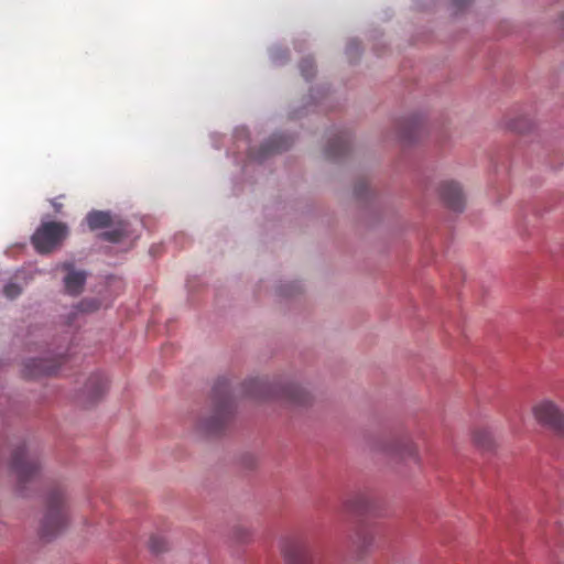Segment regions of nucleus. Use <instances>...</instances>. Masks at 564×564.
<instances>
[{
    "label": "nucleus",
    "mask_w": 564,
    "mask_h": 564,
    "mask_svg": "<svg viewBox=\"0 0 564 564\" xmlns=\"http://www.w3.org/2000/svg\"><path fill=\"white\" fill-rule=\"evenodd\" d=\"M454 4L458 8H464L471 2V0H453Z\"/></svg>",
    "instance_id": "nucleus-25"
},
{
    "label": "nucleus",
    "mask_w": 564,
    "mask_h": 564,
    "mask_svg": "<svg viewBox=\"0 0 564 564\" xmlns=\"http://www.w3.org/2000/svg\"><path fill=\"white\" fill-rule=\"evenodd\" d=\"M388 455L398 457L401 460L411 458L419 463V454L416 445L408 437L393 440L382 448Z\"/></svg>",
    "instance_id": "nucleus-10"
},
{
    "label": "nucleus",
    "mask_w": 564,
    "mask_h": 564,
    "mask_svg": "<svg viewBox=\"0 0 564 564\" xmlns=\"http://www.w3.org/2000/svg\"><path fill=\"white\" fill-rule=\"evenodd\" d=\"M68 232L65 223L44 221L32 235L31 242L39 253L47 254L62 246Z\"/></svg>",
    "instance_id": "nucleus-4"
},
{
    "label": "nucleus",
    "mask_w": 564,
    "mask_h": 564,
    "mask_svg": "<svg viewBox=\"0 0 564 564\" xmlns=\"http://www.w3.org/2000/svg\"><path fill=\"white\" fill-rule=\"evenodd\" d=\"M59 361L47 360L42 358L30 359L24 365V376L36 378L40 376L53 375L58 370Z\"/></svg>",
    "instance_id": "nucleus-13"
},
{
    "label": "nucleus",
    "mask_w": 564,
    "mask_h": 564,
    "mask_svg": "<svg viewBox=\"0 0 564 564\" xmlns=\"http://www.w3.org/2000/svg\"><path fill=\"white\" fill-rule=\"evenodd\" d=\"M474 440L479 446L484 448H490L492 446V437L490 432L487 430L481 429L475 431Z\"/></svg>",
    "instance_id": "nucleus-18"
},
{
    "label": "nucleus",
    "mask_w": 564,
    "mask_h": 564,
    "mask_svg": "<svg viewBox=\"0 0 564 564\" xmlns=\"http://www.w3.org/2000/svg\"><path fill=\"white\" fill-rule=\"evenodd\" d=\"M98 306L96 301H83L79 305L80 310L84 312L95 311Z\"/></svg>",
    "instance_id": "nucleus-23"
},
{
    "label": "nucleus",
    "mask_w": 564,
    "mask_h": 564,
    "mask_svg": "<svg viewBox=\"0 0 564 564\" xmlns=\"http://www.w3.org/2000/svg\"><path fill=\"white\" fill-rule=\"evenodd\" d=\"M441 196L448 208L462 212L465 206V197L460 186L455 182H444L441 185Z\"/></svg>",
    "instance_id": "nucleus-12"
},
{
    "label": "nucleus",
    "mask_w": 564,
    "mask_h": 564,
    "mask_svg": "<svg viewBox=\"0 0 564 564\" xmlns=\"http://www.w3.org/2000/svg\"><path fill=\"white\" fill-rule=\"evenodd\" d=\"M3 293L8 299L13 300L21 293V289L15 283H8L3 289Z\"/></svg>",
    "instance_id": "nucleus-22"
},
{
    "label": "nucleus",
    "mask_w": 564,
    "mask_h": 564,
    "mask_svg": "<svg viewBox=\"0 0 564 564\" xmlns=\"http://www.w3.org/2000/svg\"><path fill=\"white\" fill-rule=\"evenodd\" d=\"M86 221L90 230L110 228L102 232L100 238L110 242H119L129 236V224L109 212L93 210L86 216Z\"/></svg>",
    "instance_id": "nucleus-5"
},
{
    "label": "nucleus",
    "mask_w": 564,
    "mask_h": 564,
    "mask_svg": "<svg viewBox=\"0 0 564 564\" xmlns=\"http://www.w3.org/2000/svg\"><path fill=\"white\" fill-rule=\"evenodd\" d=\"M149 547L153 553H161L166 550V541L159 535H152L149 540Z\"/></svg>",
    "instance_id": "nucleus-20"
},
{
    "label": "nucleus",
    "mask_w": 564,
    "mask_h": 564,
    "mask_svg": "<svg viewBox=\"0 0 564 564\" xmlns=\"http://www.w3.org/2000/svg\"><path fill=\"white\" fill-rule=\"evenodd\" d=\"M281 552L288 564H313L305 542L299 538L285 539Z\"/></svg>",
    "instance_id": "nucleus-9"
},
{
    "label": "nucleus",
    "mask_w": 564,
    "mask_h": 564,
    "mask_svg": "<svg viewBox=\"0 0 564 564\" xmlns=\"http://www.w3.org/2000/svg\"><path fill=\"white\" fill-rule=\"evenodd\" d=\"M373 532L368 527H358L351 536V543L359 552H366L373 543Z\"/></svg>",
    "instance_id": "nucleus-16"
},
{
    "label": "nucleus",
    "mask_w": 564,
    "mask_h": 564,
    "mask_svg": "<svg viewBox=\"0 0 564 564\" xmlns=\"http://www.w3.org/2000/svg\"><path fill=\"white\" fill-rule=\"evenodd\" d=\"M108 390V379L100 372L91 373L78 394V402L83 406H91L100 401Z\"/></svg>",
    "instance_id": "nucleus-8"
},
{
    "label": "nucleus",
    "mask_w": 564,
    "mask_h": 564,
    "mask_svg": "<svg viewBox=\"0 0 564 564\" xmlns=\"http://www.w3.org/2000/svg\"><path fill=\"white\" fill-rule=\"evenodd\" d=\"M408 127L402 128L401 137L404 140H413L421 128V123L416 119H411L406 122Z\"/></svg>",
    "instance_id": "nucleus-17"
},
{
    "label": "nucleus",
    "mask_w": 564,
    "mask_h": 564,
    "mask_svg": "<svg viewBox=\"0 0 564 564\" xmlns=\"http://www.w3.org/2000/svg\"><path fill=\"white\" fill-rule=\"evenodd\" d=\"M536 421L552 430L557 435L564 436V412L551 400H543L533 408Z\"/></svg>",
    "instance_id": "nucleus-7"
},
{
    "label": "nucleus",
    "mask_w": 564,
    "mask_h": 564,
    "mask_svg": "<svg viewBox=\"0 0 564 564\" xmlns=\"http://www.w3.org/2000/svg\"><path fill=\"white\" fill-rule=\"evenodd\" d=\"M292 141L283 134H273L259 149L258 153L252 154L254 160L261 161L267 156L285 151Z\"/></svg>",
    "instance_id": "nucleus-14"
},
{
    "label": "nucleus",
    "mask_w": 564,
    "mask_h": 564,
    "mask_svg": "<svg viewBox=\"0 0 564 564\" xmlns=\"http://www.w3.org/2000/svg\"><path fill=\"white\" fill-rule=\"evenodd\" d=\"M349 47H350L351 50H352V48L358 50V43H357V42H355V41H352V42H350Z\"/></svg>",
    "instance_id": "nucleus-27"
},
{
    "label": "nucleus",
    "mask_w": 564,
    "mask_h": 564,
    "mask_svg": "<svg viewBox=\"0 0 564 564\" xmlns=\"http://www.w3.org/2000/svg\"><path fill=\"white\" fill-rule=\"evenodd\" d=\"M61 269L66 272L64 278V286L66 293L70 295H78L83 292L86 283L87 274L83 270L74 269L72 262H64L61 264Z\"/></svg>",
    "instance_id": "nucleus-11"
},
{
    "label": "nucleus",
    "mask_w": 564,
    "mask_h": 564,
    "mask_svg": "<svg viewBox=\"0 0 564 564\" xmlns=\"http://www.w3.org/2000/svg\"><path fill=\"white\" fill-rule=\"evenodd\" d=\"M364 508V498L356 497L355 499L345 502V509L348 511L360 512Z\"/></svg>",
    "instance_id": "nucleus-21"
},
{
    "label": "nucleus",
    "mask_w": 564,
    "mask_h": 564,
    "mask_svg": "<svg viewBox=\"0 0 564 564\" xmlns=\"http://www.w3.org/2000/svg\"><path fill=\"white\" fill-rule=\"evenodd\" d=\"M300 70L305 79H310L315 75V64L312 58H304L300 63Z\"/></svg>",
    "instance_id": "nucleus-19"
},
{
    "label": "nucleus",
    "mask_w": 564,
    "mask_h": 564,
    "mask_svg": "<svg viewBox=\"0 0 564 564\" xmlns=\"http://www.w3.org/2000/svg\"><path fill=\"white\" fill-rule=\"evenodd\" d=\"M243 390L254 399L282 398L294 404H305L308 400L306 391L294 383L278 389L265 380L252 378L243 383Z\"/></svg>",
    "instance_id": "nucleus-3"
},
{
    "label": "nucleus",
    "mask_w": 564,
    "mask_h": 564,
    "mask_svg": "<svg viewBox=\"0 0 564 564\" xmlns=\"http://www.w3.org/2000/svg\"><path fill=\"white\" fill-rule=\"evenodd\" d=\"M11 468L22 485L36 477L40 464L39 459L28 452L25 445H21L12 454Z\"/></svg>",
    "instance_id": "nucleus-6"
},
{
    "label": "nucleus",
    "mask_w": 564,
    "mask_h": 564,
    "mask_svg": "<svg viewBox=\"0 0 564 564\" xmlns=\"http://www.w3.org/2000/svg\"><path fill=\"white\" fill-rule=\"evenodd\" d=\"M51 205L53 206V208L56 213H59L63 208V205L61 203H58L57 199H52Z\"/></svg>",
    "instance_id": "nucleus-26"
},
{
    "label": "nucleus",
    "mask_w": 564,
    "mask_h": 564,
    "mask_svg": "<svg viewBox=\"0 0 564 564\" xmlns=\"http://www.w3.org/2000/svg\"><path fill=\"white\" fill-rule=\"evenodd\" d=\"M214 408L209 417L199 422V427L209 433H219L229 421L232 413V400L227 380H218L214 387Z\"/></svg>",
    "instance_id": "nucleus-2"
},
{
    "label": "nucleus",
    "mask_w": 564,
    "mask_h": 564,
    "mask_svg": "<svg viewBox=\"0 0 564 564\" xmlns=\"http://www.w3.org/2000/svg\"><path fill=\"white\" fill-rule=\"evenodd\" d=\"M69 521L68 505L65 489L61 486L52 488L46 497L40 533L51 540L63 532Z\"/></svg>",
    "instance_id": "nucleus-1"
},
{
    "label": "nucleus",
    "mask_w": 564,
    "mask_h": 564,
    "mask_svg": "<svg viewBox=\"0 0 564 564\" xmlns=\"http://www.w3.org/2000/svg\"><path fill=\"white\" fill-rule=\"evenodd\" d=\"M349 150V137L345 132L336 134L329 140L325 150V155L328 159H339L345 155Z\"/></svg>",
    "instance_id": "nucleus-15"
},
{
    "label": "nucleus",
    "mask_w": 564,
    "mask_h": 564,
    "mask_svg": "<svg viewBox=\"0 0 564 564\" xmlns=\"http://www.w3.org/2000/svg\"><path fill=\"white\" fill-rule=\"evenodd\" d=\"M367 189V183L366 182H360L359 184L356 185L355 187V194L358 196V197H362L364 196V192Z\"/></svg>",
    "instance_id": "nucleus-24"
}]
</instances>
